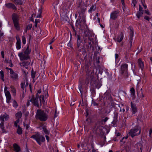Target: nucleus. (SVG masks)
Masks as SVG:
<instances>
[{
  "mask_svg": "<svg viewBox=\"0 0 152 152\" xmlns=\"http://www.w3.org/2000/svg\"><path fill=\"white\" fill-rule=\"evenodd\" d=\"M30 101L35 106L38 107H39V105L38 103V97L37 96H36V98H32Z\"/></svg>",
  "mask_w": 152,
  "mask_h": 152,
  "instance_id": "nucleus-13",
  "label": "nucleus"
},
{
  "mask_svg": "<svg viewBox=\"0 0 152 152\" xmlns=\"http://www.w3.org/2000/svg\"><path fill=\"white\" fill-rule=\"evenodd\" d=\"M78 88L81 94L82 95L83 93V88L82 85L81 84H80L79 85Z\"/></svg>",
  "mask_w": 152,
  "mask_h": 152,
  "instance_id": "nucleus-36",
  "label": "nucleus"
},
{
  "mask_svg": "<svg viewBox=\"0 0 152 152\" xmlns=\"http://www.w3.org/2000/svg\"><path fill=\"white\" fill-rule=\"evenodd\" d=\"M133 32H132L130 34V37H129V40H131V39H132V41H133Z\"/></svg>",
  "mask_w": 152,
  "mask_h": 152,
  "instance_id": "nucleus-43",
  "label": "nucleus"
},
{
  "mask_svg": "<svg viewBox=\"0 0 152 152\" xmlns=\"http://www.w3.org/2000/svg\"><path fill=\"white\" fill-rule=\"evenodd\" d=\"M41 92V89L39 90V91H38V93L37 94H36V96H37L38 97H39V96H38V94H40Z\"/></svg>",
  "mask_w": 152,
  "mask_h": 152,
  "instance_id": "nucleus-56",
  "label": "nucleus"
},
{
  "mask_svg": "<svg viewBox=\"0 0 152 152\" xmlns=\"http://www.w3.org/2000/svg\"><path fill=\"white\" fill-rule=\"evenodd\" d=\"M35 72H34L33 69H32L31 70V76L32 78L34 79L35 77Z\"/></svg>",
  "mask_w": 152,
  "mask_h": 152,
  "instance_id": "nucleus-34",
  "label": "nucleus"
},
{
  "mask_svg": "<svg viewBox=\"0 0 152 152\" xmlns=\"http://www.w3.org/2000/svg\"><path fill=\"white\" fill-rule=\"evenodd\" d=\"M19 119H17L16 121H15V122H14V126L16 127H17L18 126V124L19 123Z\"/></svg>",
  "mask_w": 152,
  "mask_h": 152,
  "instance_id": "nucleus-42",
  "label": "nucleus"
},
{
  "mask_svg": "<svg viewBox=\"0 0 152 152\" xmlns=\"http://www.w3.org/2000/svg\"><path fill=\"white\" fill-rule=\"evenodd\" d=\"M13 147L15 152H21V148L16 143H14Z\"/></svg>",
  "mask_w": 152,
  "mask_h": 152,
  "instance_id": "nucleus-17",
  "label": "nucleus"
},
{
  "mask_svg": "<svg viewBox=\"0 0 152 152\" xmlns=\"http://www.w3.org/2000/svg\"><path fill=\"white\" fill-rule=\"evenodd\" d=\"M132 3V4H133L134 7H135L137 4V1L136 0H133Z\"/></svg>",
  "mask_w": 152,
  "mask_h": 152,
  "instance_id": "nucleus-50",
  "label": "nucleus"
},
{
  "mask_svg": "<svg viewBox=\"0 0 152 152\" xmlns=\"http://www.w3.org/2000/svg\"><path fill=\"white\" fill-rule=\"evenodd\" d=\"M10 75L11 77L15 81L18 80V75L17 73L14 72L12 69H9Z\"/></svg>",
  "mask_w": 152,
  "mask_h": 152,
  "instance_id": "nucleus-10",
  "label": "nucleus"
},
{
  "mask_svg": "<svg viewBox=\"0 0 152 152\" xmlns=\"http://www.w3.org/2000/svg\"><path fill=\"white\" fill-rule=\"evenodd\" d=\"M9 118V115L6 113H4L3 115H1L0 116V121H1L0 124V128H3L4 127V119L7 120Z\"/></svg>",
  "mask_w": 152,
  "mask_h": 152,
  "instance_id": "nucleus-9",
  "label": "nucleus"
},
{
  "mask_svg": "<svg viewBox=\"0 0 152 152\" xmlns=\"http://www.w3.org/2000/svg\"><path fill=\"white\" fill-rule=\"evenodd\" d=\"M18 55L21 60H27L29 58V56L26 54V53H25L24 52V53L22 52L19 53H18Z\"/></svg>",
  "mask_w": 152,
  "mask_h": 152,
  "instance_id": "nucleus-11",
  "label": "nucleus"
},
{
  "mask_svg": "<svg viewBox=\"0 0 152 152\" xmlns=\"http://www.w3.org/2000/svg\"><path fill=\"white\" fill-rule=\"evenodd\" d=\"M118 113L117 112H115L114 113V118L115 120L117 119L118 118Z\"/></svg>",
  "mask_w": 152,
  "mask_h": 152,
  "instance_id": "nucleus-40",
  "label": "nucleus"
},
{
  "mask_svg": "<svg viewBox=\"0 0 152 152\" xmlns=\"http://www.w3.org/2000/svg\"><path fill=\"white\" fill-rule=\"evenodd\" d=\"M13 106L15 107H17L18 106L17 103L15 100L13 101Z\"/></svg>",
  "mask_w": 152,
  "mask_h": 152,
  "instance_id": "nucleus-48",
  "label": "nucleus"
},
{
  "mask_svg": "<svg viewBox=\"0 0 152 152\" xmlns=\"http://www.w3.org/2000/svg\"><path fill=\"white\" fill-rule=\"evenodd\" d=\"M108 118L107 117H105L104 118L102 119V120L104 122V123H105V122L107 121Z\"/></svg>",
  "mask_w": 152,
  "mask_h": 152,
  "instance_id": "nucleus-52",
  "label": "nucleus"
},
{
  "mask_svg": "<svg viewBox=\"0 0 152 152\" xmlns=\"http://www.w3.org/2000/svg\"><path fill=\"white\" fill-rule=\"evenodd\" d=\"M144 19H145V20H148V21L150 19L149 17L148 16H145L144 17Z\"/></svg>",
  "mask_w": 152,
  "mask_h": 152,
  "instance_id": "nucleus-64",
  "label": "nucleus"
},
{
  "mask_svg": "<svg viewBox=\"0 0 152 152\" xmlns=\"http://www.w3.org/2000/svg\"><path fill=\"white\" fill-rule=\"evenodd\" d=\"M39 11H40V13H39V15H38L37 16V18H40L41 17V12H41V10H39Z\"/></svg>",
  "mask_w": 152,
  "mask_h": 152,
  "instance_id": "nucleus-58",
  "label": "nucleus"
},
{
  "mask_svg": "<svg viewBox=\"0 0 152 152\" xmlns=\"http://www.w3.org/2000/svg\"><path fill=\"white\" fill-rule=\"evenodd\" d=\"M119 13L118 11H117L113 12L110 14V18L113 20L116 19L119 15Z\"/></svg>",
  "mask_w": 152,
  "mask_h": 152,
  "instance_id": "nucleus-14",
  "label": "nucleus"
},
{
  "mask_svg": "<svg viewBox=\"0 0 152 152\" xmlns=\"http://www.w3.org/2000/svg\"><path fill=\"white\" fill-rule=\"evenodd\" d=\"M0 74L1 76V78L2 79V80L4 81V72L3 71L1 70L0 72Z\"/></svg>",
  "mask_w": 152,
  "mask_h": 152,
  "instance_id": "nucleus-32",
  "label": "nucleus"
},
{
  "mask_svg": "<svg viewBox=\"0 0 152 152\" xmlns=\"http://www.w3.org/2000/svg\"><path fill=\"white\" fill-rule=\"evenodd\" d=\"M22 42L23 44H25L26 43V39L24 36H22Z\"/></svg>",
  "mask_w": 152,
  "mask_h": 152,
  "instance_id": "nucleus-39",
  "label": "nucleus"
},
{
  "mask_svg": "<svg viewBox=\"0 0 152 152\" xmlns=\"http://www.w3.org/2000/svg\"><path fill=\"white\" fill-rule=\"evenodd\" d=\"M124 35L123 34H121V36H119L117 39V41L118 42H121L123 39Z\"/></svg>",
  "mask_w": 152,
  "mask_h": 152,
  "instance_id": "nucleus-23",
  "label": "nucleus"
},
{
  "mask_svg": "<svg viewBox=\"0 0 152 152\" xmlns=\"http://www.w3.org/2000/svg\"><path fill=\"white\" fill-rule=\"evenodd\" d=\"M25 85V82H22L20 83V86L21 88L23 89V90H24V86Z\"/></svg>",
  "mask_w": 152,
  "mask_h": 152,
  "instance_id": "nucleus-47",
  "label": "nucleus"
},
{
  "mask_svg": "<svg viewBox=\"0 0 152 152\" xmlns=\"http://www.w3.org/2000/svg\"><path fill=\"white\" fill-rule=\"evenodd\" d=\"M141 132V129L140 127L137 126L132 128L129 133V136L132 137L134 136L139 135Z\"/></svg>",
  "mask_w": 152,
  "mask_h": 152,
  "instance_id": "nucleus-5",
  "label": "nucleus"
},
{
  "mask_svg": "<svg viewBox=\"0 0 152 152\" xmlns=\"http://www.w3.org/2000/svg\"><path fill=\"white\" fill-rule=\"evenodd\" d=\"M16 39L17 40V42L16 43V48L18 50H19L21 48L20 39L18 35L16 36Z\"/></svg>",
  "mask_w": 152,
  "mask_h": 152,
  "instance_id": "nucleus-12",
  "label": "nucleus"
},
{
  "mask_svg": "<svg viewBox=\"0 0 152 152\" xmlns=\"http://www.w3.org/2000/svg\"><path fill=\"white\" fill-rule=\"evenodd\" d=\"M137 63L139 67L142 70L144 67V66L143 62L142 61L141 59L139 58L138 59Z\"/></svg>",
  "mask_w": 152,
  "mask_h": 152,
  "instance_id": "nucleus-15",
  "label": "nucleus"
},
{
  "mask_svg": "<svg viewBox=\"0 0 152 152\" xmlns=\"http://www.w3.org/2000/svg\"><path fill=\"white\" fill-rule=\"evenodd\" d=\"M5 95L6 97L8 96H11L10 93L8 91H6L5 92Z\"/></svg>",
  "mask_w": 152,
  "mask_h": 152,
  "instance_id": "nucleus-45",
  "label": "nucleus"
},
{
  "mask_svg": "<svg viewBox=\"0 0 152 152\" xmlns=\"http://www.w3.org/2000/svg\"><path fill=\"white\" fill-rule=\"evenodd\" d=\"M112 107H113V106H114L115 107H120V106L118 105V104H115V105L112 103Z\"/></svg>",
  "mask_w": 152,
  "mask_h": 152,
  "instance_id": "nucleus-54",
  "label": "nucleus"
},
{
  "mask_svg": "<svg viewBox=\"0 0 152 152\" xmlns=\"http://www.w3.org/2000/svg\"><path fill=\"white\" fill-rule=\"evenodd\" d=\"M48 117V112L47 110L38 109L37 110L35 115L36 119L41 121H45Z\"/></svg>",
  "mask_w": 152,
  "mask_h": 152,
  "instance_id": "nucleus-1",
  "label": "nucleus"
},
{
  "mask_svg": "<svg viewBox=\"0 0 152 152\" xmlns=\"http://www.w3.org/2000/svg\"><path fill=\"white\" fill-rule=\"evenodd\" d=\"M145 12L147 14L150 15H151V13L149 12L148 10H145Z\"/></svg>",
  "mask_w": 152,
  "mask_h": 152,
  "instance_id": "nucleus-55",
  "label": "nucleus"
},
{
  "mask_svg": "<svg viewBox=\"0 0 152 152\" xmlns=\"http://www.w3.org/2000/svg\"><path fill=\"white\" fill-rule=\"evenodd\" d=\"M6 97L7 99V103H9L10 102V100L11 99V96H9Z\"/></svg>",
  "mask_w": 152,
  "mask_h": 152,
  "instance_id": "nucleus-37",
  "label": "nucleus"
},
{
  "mask_svg": "<svg viewBox=\"0 0 152 152\" xmlns=\"http://www.w3.org/2000/svg\"><path fill=\"white\" fill-rule=\"evenodd\" d=\"M11 88V92L13 93V95L15 96L16 95V90L14 87L12 86L10 87Z\"/></svg>",
  "mask_w": 152,
  "mask_h": 152,
  "instance_id": "nucleus-30",
  "label": "nucleus"
},
{
  "mask_svg": "<svg viewBox=\"0 0 152 152\" xmlns=\"http://www.w3.org/2000/svg\"><path fill=\"white\" fill-rule=\"evenodd\" d=\"M128 137H124L122 139L120 140L121 142H125V141L124 140V139L125 138L126 139L128 138Z\"/></svg>",
  "mask_w": 152,
  "mask_h": 152,
  "instance_id": "nucleus-51",
  "label": "nucleus"
},
{
  "mask_svg": "<svg viewBox=\"0 0 152 152\" xmlns=\"http://www.w3.org/2000/svg\"><path fill=\"white\" fill-rule=\"evenodd\" d=\"M96 9V5L93 4L90 7V9L88 10L89 12H91L92 11H94Z\"/></svg>",
  "mask_w": 152,
  "mask_h": 152,
  "instance_id": "nucleus-22",
  "label": "nucleus"
},
{
  "mask_svg": "<svg viewBox=\"0 0 152 152\" xmlns=\"http://www.w3.org/2000/svg\"><path fill=\"white\" fill-rule=\"evenodd\" d=\"M93 40V39L92 38H90L89 36L88 37V42L89 45L91 44V42Z\"/></svg>",
  "mask_w": 152,
  "mask_h": 152,
  "instance_id": "nucleus-33",
  "label": "nucleus"
},
{
  "mask_svg": "<svg viewBox=\"0 0 152 152\" xmlns=\"http://www.w3.org/2000/svg\"><path fill=\"white\" fill-rule=\"evenodd\" d=\"M92 104L94 106H97L98 105V104L96 103L95 101H92Z\"/></svg>",
  "mask_w": 152,
  "mask_h": 152,
  "instance_id": "nucleus-46",
  "label": "nucleus"
},
{
  "mask_svg": "<svg viewBox=\"0 0 152 152\" xmlns=\"http://www.w3.org/2000/svg\"><path fill=\"white\" fill-rule=\"evenodd\" d=\"M130 92L132 99H134L135 97L134 89L133 87L131 88L130 90Z\"/></svg>",
  "mask_w": 152,
  "mask_h": 152,
  "instance_id": "nucleus-20",
  "label": "nucleus"
},
{
  "mask_svg": "<svg viewBox=\"0 0 152 152\" xmlns=\"http://www.w3.org/2000/svg\"><path fill=\"white\" fill-rule=\"evenodd\" d=\"M5 95L6 97L8 96H11L10 93L8 91H6L5 92Z\"/></svg>",
  "mask_w": 152,
  "mask_h": 152,
  "instance_id": "nucleus-44",
  "label": "nucleus"
},
{
  "mask_svg": "<svg viewBox=\"0 0 152 152\" xmlns=\"http://www.w3.org/2000/svg\"><path fill=\"white\" fill-rule=\"evenodd\" d=\"M1 131H2V132L3 133H7L9 132V131L8 130L5 129H4V127H3V128H1Z\"/></svg>",
  "mask_w": 152,
  "mask_h": 152,
  "instance_id": "nucleus-35",
  "label": "nucleus"
},
{
  "mask_svg": "<svg viewBox=\"0 0 152 152\" xmlns=\"http://www.w3.org/2000/svg\"><path fill=\"white\" fill-rule=\"evenodd\" d=\"M115 134L116 136L117 137L120 136L121 135V134L120 133L118 132L117 131L115 132Z\"/></svg>",
  "mask_w": 152,
  "mask_h": 152,
  "instance_id": "nucleus-53",
  "label": "nucleus"
},
{
  "mask_svg": "<svg viewBox=\"0 0 152 152\" xmlns=\"http://www.w3.org/2000/svg\"><path fill=\"white\" fill-rule=\"evenodd\" d=\"M12 18L15 27L17 30H19L20 29V25L19 17L15 14H13L12 15Z\"/></svg>",
  "mask_w": 152,
  "mask_h": 152,
  "instance_id": "nucleus-7",
  "label": "nucleus"
},
{
  "mask_svg": "<svg viewBox=\"0 0 152 152\" xmlns=\"http://www.w3.org/2000/svg\"><path fill=\"white\" fill-rule=\"evenodd\" d=\"M143 13V12L139 11L137 12V13L136 14V16H137V18H139L141 16H142Z\"/></svg>",
  "mask_w": 152,
  "mask_h": 152,
  "instance_id": "nucleus-31",
  "label": "nucleus"
},
{
  "mask_svg": "<svg viewBox=\"0 0 152 152\" xmlns=\"http://www.w3.org/2000/svg\"><path fill=\"white\" fill-rule=\"evenodd\" d=\"M77 47L79 48L81 47V40L80 36L79 35H77Z\"/></svg>",
  "mask_w": 152,
  "mask_h": 152,
  "instance_id": "nucleus-21",
  "label": "nucleus"
},
{
  "mask_svg": "<svg viewBox=\"0 0 152 152\" xmlns=\"http://www.w3.org/2000/svg\"><path fill=\"white\" fill-rule=\"evenodd\" d=\"M115 28H118V26H119V23H118V22H116L115 23Z\"/></svg>",
  "mask_w": 152,
  "mask_h": 152,
  "instance_id": "nucleus-63",
  "label": "nucleus"
},
{
  "mask_svg": "<svg viewBox=\"0 0 152 152\" xmlns=\"http://www.w3.org/2000/svg\"><path fill=\"white\" fill-rule=\"evenodd\" d=\"M2 57L3 58H4V51H2L1 53Z\"/></svg>",
  "mask_w": 152,
  "mask_h": 152,
  "instance_id": "nucleus-60",
  "label": "nucleus"
},
{
  "mask_svg": "<svg viewBox=\"0 0 152 152\" xmlns=\"http://www.w3.org/2000/svg\"><path fill=\"white\" fill-rule=\"evenodd\" d=\"M132 41H132V39H131V40H129V41L130 47V48L132 46Z\"/></svg>",
  "mask_w": 152,
  "mask_h": 152,
  "instance_id": "nucleus-57",
  "label": "nucleus"
},
{
  "mask_svg": "<svg viewBox=\"0 0 152 152\" xmlns=\"http://www.w3.org/2000/svg\"><path fill=\"white\" fill-rule=\"evenodd\" d=\"M99 123L100 124L102 125L104 124H105V123H104V122L102 121V119L100 120L99 121Z\"/></svg>",
  "mask_w": 152,
  "mask_h": 152,
  "instance_id": "nucleus-59",
  "label": "nucleus"
},
{
  "mask_svg": "<svg viewBox=\"0 0 152 152\" xmlns=\"http://www.w3.org/2000/svg\"><path fill=\"white\" fill-rule=\"evenodd\" d=\"M17 133L19 135L21 134L22 133V129L19 126H18Z\"/></svg>",
  "mask_w": 152,
  "mask_h": 152,
  "instance_id": "nucleus-25",
  "label": "nucleus"
},
{
  "mask_svg": "<svg viewBox=\"0 0 152 152\" xmlns=\"http://www.w3.org/2000/svg\"><path fill=\"white\" fill-rule=\"evenodd\" d=\"M31 138H33L36 140L38 144L41 145H42L41 142H44L45 141V137L41 135L39 132H37L35 134L33 135L31 137Z\"/></svg>",
  "mask_w": 152,
  "mask_h": 152,
  "instance_id": "nucleus-3",
  "label": "nucleus"
},
{
  "mask_svg": "<svg viewBox=\"0 0 152 152\" xmlns=\"http://www.w3.org/2000/svg\"><path fill=\"white\" fill-rule=\"evenodd\" d=\"M15 116L18 119H19L22 116V113L21 112H18L15 114Z\"/></svg>",
  "mask_w": 152,
  "mask_h": 152,
  "instance_id": "nucleus-28",
  "label": "nucleus"
},
{
  "mask_svg": "<svg viewBox=\"0 0 152 152\" xmlns=\"http://www.w3.org/2000/svg\"><path fill=\"white\" fill-rule=\"evenodd\" d=\"M39 99L40 100V106H41L42 105V103H43L45 102L44 97V96L43 95L42 96H41L39 97Z\"/></svg>",
  "mask_w": 152,
  "mask_h": 152,
  "instance_id": "nucleus-27",
  "label": "nucleus"
},
{
  "mask_svg": "<svg viewBox=\"0 0 152 152\" xmlns=\"http://www.w3.org/2000/svg\"><path fill=\"white\" fill-rule=\"evenodd\" d=\"M84 25H86L85 17L84 16H80L79 17V20H77L76 21V26H80V28Z\"/></svg>",
  "mask_w": 152,
  "mask_h": 152,
  "instance_id": "nucleus-8",
  "label": "nucleus"
},
{
  "mask_svg": "<svg viewBox=\"0 0 152 152\" xmlns=\"http://www.w3.org/2000/svg\"><path fill=\"white\" fill-rule=\"evenodd\" d=\"M86 32H85L84 33V34L85 36L83 37V39L85 43H86L88 42V37L87 34L86 33Z\"/></svg>",
  "mask_w": 152,
  "mask_h": 152,
  "instance_id": "nucleus-29",
  "label": "nucleus"
},
{
  "mask_svg": "<svg viewBox=\"0 0 152 152\" xmlns=\"http://www.w3.org/2000/svg\"><path fill=\"white\" fill-rule=\"evenodd\" d=\"M30 64V62L29 61H25L20 63V64L21 66L25 67L27 69V66Z\"/></svg>",
  "mask_w": 152,
  "mask_h": 152,
  "instance_id": "nucleus-18",
  "label": "nucleus"
},
{
  "mask_svg": "<svg viewBox=\"0 0 152 152\" xmlns=\"http://www.w3.org/2000/svg\"><path fill=\"white\" fill-rule=\"evenodd\" d=\"M128 65L123 64L121 66V72L122 75L124 78H126L129 76L128 71Z\"/></svg>",
  "mask_w": 152,
  "mask_h": 152,
  "instance_id": "nucleus-6",
  "label": "nucleus"
},
{
  "mask_svg": "<svg viewBox=\"0 0 152 152\" xmlns=\"http://www.w3.org/2000/svg\"><path fill=\"white\" fill-rule=\"evenodd\" d=\"M5 5L8 8H11L13 10L16 9V7L12 3H8L5 4Z\"/></svg>",
  "mask_w": 152,
  "mask_h": 152,
  "instance_id": "nucleus-19",
  "label": "nucleus"
},
{
  "mask_svg": "<svg viewBox=\"0 0 152 152\" xmlns=\"http://www.w3.org/2000/svg\"><path fill=\"white\" fill-rule=\"evenodd\" d=\"M42 128L43 131L45 134H49L50 132H49V131L47 129L45 126H43Z\"/></svg>",
  "mask_w": 152,
  "mask_h": 152,
  "instance_id": "nucleus-24",
  "label": "nucleus"
},
{
  "mask_svg": "<svg viewBox=\"0 0 152 152\" xmlns=\"http://www.w3.org/2000/svg\"><path fill=\"white\" fill-rule=\"evenodd\" d=\"M87 78L86 80V83L87 84H88L90 79L91 82L94 81V86H95L96 88H99L100 87L101 85L100 83H98V80H96L95 81H94V72L93 71H90L88 72L87 71Z\"/></svg>",
  "mask_w": 152,
  "mask_h": 152,
  "instance_id": "nucleus-2",
  "label": "nucleus"
},
{
  "mask_svg": "<svg viewBox=\"0 0 152 152\" xmlns=\"http://www.w3.org/2000/svg\"><path fill=\"white\" fill-rule=\"evenodd\" d=\"M24 126L26 127V128L27 129H28L29 127V125L27 124H25Z\"/></svg>",
  "mask_w": 152,
  "mask_h": 152,
  "instance_id": "nucleus-62",
  "label": "nucleus"
},
{
  "mask_svg": "<svg viewBox=\"0 0 152 152\" xmlns=\"http://www.w3.org/2000/svg\"><path fill=\"white\" fill-rule=\"evenodd\" d=\"M131 107L132 111V114H135L136 112L137 111V107L136 105L133 104L132 102H131Z\"/></svg>",
  "mask_w": 152,
  "mask_h": 152,
  "instance_id": "nucleus-16",
  "label": "nucleus"
},
{
  "mask_svg": "<svg viewBox=\"0 0 152 152\" xmlns=\"http://www.w3.org/2000/svg\"><path fill=\"white\" fill-rule=\"evenodd\" d=\"M77 2V8L78 10L79 11L78 13L80 15L81 13H83L85 12L87 5L82 0H78Z\"/></svg>",
  "mask_w": 152,
  "mask_h": 152,
  "instance_id": "nucleus-4",
  "label": "nucleus"
},
{
  "mask_svg": "<svg viewBox=\"0 0 152 152\" xmlns=\"http://www.w3.org/2000/svg\"><path fill=\"white\" fill-rule=\"evenodd\" d=\"M106 137L104 136V140L103 141V142H100V145H101V146H102L104 145V144H105V142H106Z\"/></svg>",
  "mask_w": 152,
  "mask_h": 152,
  "instance_id": "nucleus-38",
  "label": "nucleus"
},
{
  "mask_svg": "<svg viewBox=\"0 0 152 152\" xmlns=\"http://www.w3.org/2000/svg\"><path fill=\"white\" fill-rule=\"evenodd\" d=\"M99 60V57H96L95 60V61L97 64H99L100 63Z\"/></svg>",
  "mask_w": 152,
  "mask_h": 152,
  "instance_id": "nucleus-41",
  "label": "nucleus"
},
{
  "mask_svg": "<svg viewBox=\"0 0 152 152\" xmlns=\"http://www.w3.org/2000/svg\"><path fill=\"white\" fill-rule=\"evenodd\" d=\"M25 53L28 55L31 52V49L29 48V46L28 45L25 51L24 52Z\"/></svg>",
  "mask_w": 152,
  "mask_h": 152,
  "instance_id": "nucleus-26",
  "label": "nucleus"
},
{
  "mask_svg": "<svg viewBox=\"0 0 152 152\" xmlns=\"http://www.w3.org/2000/svg\"><path fill=\"white\" fill-rule=\"evenodd\" d=\"M55 39H54V38H53L50 41V42L49 43V44L50 45V44H51L53 42L55 41Z\"/></svg>",
  "mask_w": 152,
  "mask_h": 152,
  "instance_id": "nucleus-61",
  "label": "nucleus"
},
{
  "mask_svg": "<svg viewBox=\"0 0 152 152\" xmlns=\"http://www.w3.org/2000/svg\"><path fill=\"white\" fill-rule=\"evenodd\" d=\"M139 12H143V10L142 8L141 7L140 5H139Z\"/></svg>",
  "mask_w": 152,
  "mask_h": 152,
  "instance_id": "nucleus-49",
  "label": "nucleus"
}]
</instances>
